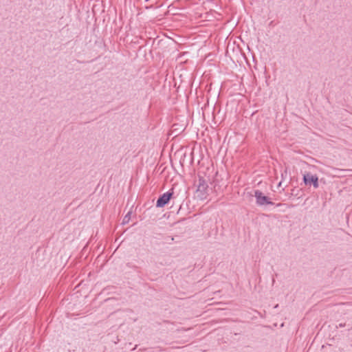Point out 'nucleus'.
<instances>
[{
	"mask_svg": "<svg viewBox=\"0 0 352 352\" xmlns=\"http://www.w3.org/2000/svg\"><path fill=\"white\" fill-rule=\"evenodd\" d=\"M254 197L256 198V203L258 206L273 205L274 203L270 200V198L264 195L262 192L258 190L254 191Z\"/></svg>",
	"mask_w": 352,
	"mask_h": 352,
	"instance_id": "nucleus-1",
	"label": "nucleus"
},
{
	"mask_svg": "<svg viewBox=\"0 0 352 352\" xmlns=\"http://www.w3.org/2000/svg\"><path fill=\"white\" fill-rule=\"evenodd\" d=\"M303 182L305 185L312 184L315 188H318L319 186L318 177L316 175H312L309 173L304 174Z\"/></svg>",
	"mask_w": 352,
	"mask_h": 352,
	"instance_id": "nucleus-2",
	"label": "nucleus"
},
{
	"mask_svg": "<svg viewBox=\"0 0 352 352\" xmlns=\"http://www.w3.org/2000/svg\"><path fill=\"white\" fill-rule=\"evenodd\" d=\"M173 193L170 192H166L164 193L162 196L159 197L157 201L156 206L159 208L164 207L166 204H167L172 197Z\"/></svg>",
	"mask_w": 352,
	"mask_h": 352,
	"instance_id": "nucleus-3",
	"label": "nucleus"
},
{
	"mask_svg": "<svg viewBox=\"0 0 352 352\" xmlns=\"http://www.w3.org/2000/svg\"><path fill=\"white\" fill-rule=\"evenodd\" d=\"M208 188V185L204 179H199V184L197 186V192L199 193L198 196H200L201 198H204L206 195V190Z\"/></svg>",
	"mask_w": 352,
	"mask_h": 352,
	"instance_id": "nucleus-4",
	"label": "nucleus"
},
{
	"mask_svg": "<svg viewBox=\"0 0 352 352\" xmlns=\"http://www.w3.org/2000/svg\"><path fill=\"white\" fill-rule=\"evenodd\" d=\"M131 212H129L124 217L123 219V221H122V224H125V223H127L129 220H130V218H131Z\"/></svg>",
	"mask_w": 352,
	"mask_h": 352,
	"instance_id": "nucleus-5",
	"label": "nucleus"
},
{
	"mask_svg": "<svg viewBox=\"0 0 352 352\" xmlns=\"http://www.w3.org/2000/svg\"><path fill=\"white\" fill-rule=\"evenodd\" d=\"M339 326H340V327H344V326H345V324H339Z\"/></svg>",
	"mask_w": 352,
	"mask_h": 352,
	"instance_id": "nucleus-6",
	"label": "nucleus"
}]
</instances>
